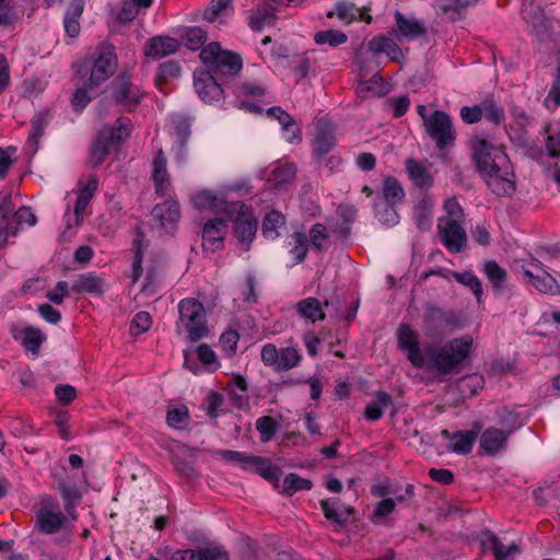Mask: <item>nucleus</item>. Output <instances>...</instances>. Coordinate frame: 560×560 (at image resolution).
<instances>
[{
  "label": "nucleus",
  "mask_w": 560,
  "mask_h": 560,
  "mask_svg": "<svg viewBox=\"0 0 560 560\" xmlns=\"http://www.w3.org/2000/svg\"><path fill=\"white\" fill-rule=\"evenodd\" d=\"M476 439L477 433L474 431H457L453 433L448 448L456 454H468L471 452Z\"/></svg>",
  "instance_id": "38"
},
{
  "label": "nucleus",
  "mask_w": 560,
  "mask_h": 560,
  "mask_svg": "<svg viewBox=\"0 0 560 560\" xmlns=\"http://www.w3.org/2000/svg\"><path fill=\"white\" fill-rule=\"evenodd\" d=\"M328 238L327 229L322 223L314 224L310 230V242L317 250L326 249L324 241Z\"/></svg>",
  "instance_id": "62"
},
{
  "label": "nucleus",
  "mask_w": 560,
  "mask_h": 560,
  "mask_svg": "<svg viewBox=\"0 0 560 560\" xmlns=\"http://www.w3.org/2000/svg\"><path fill=\"white\" fill-rule=\"evenodd\" d=\"M406 171L409 178L417 187L428 189L433 185L431 173L420 162L408 159L406 161Z\"/></svg>",
  "instance_id": "32"
},
{
  "label": "nucleus",
  "mask_w": 560,
  "mask_h": 560,
  "mask_svg": "<svg viewBox=\"0 0 560 560\" xmlns=\"http://www.w3.org/2000/svg\"><path fill=\"white\" fill-rule=\"evenodd\" d=\"M544 133L546 135L545 145L549 156L560 158V131L553 130L551 124H546Z\"/></svg>",
  "instance_id": "54"
},
{
  "label": "nucleus",
  "mask_w": 560,
  "mask_h": 560,
  "mask_svg": "<svg viewBox=\"0 0 560 560\" xmlns=\"http://www.w3.org/2000/svg\"><path fill=\"white\" fill-rule=\"evenodd\" d=\"M260 462H254L252 469L269 482L277 483L282 475L281 468L273 466L268 458L259 456Z\"/></svg>",
  "instance_id": "44"
},
{
  "label": "nucleus",
  "mask_w": 560,
  "mask_h": 560,
  "mask_svg": "<svg viewBox=\"0 0 560 560\" xmlns=\"http://www.w3.org/2000/svg\"><path fill=\"white\" fill-rule=\"evenodd\" d=\"M46 125V118L43 114L35 115L31 120L32 128L28 135V141L34 145V150H36L37 143L44 135Z\"/></svg>",
  "instance_id": "61"
},
{
  "label": "nucleus",
  "mask_w": 560,
  "mask_h": 560,
  "mask_svg": "<svg viewBox=\"0 0 560 560\" xmlns=\"http://www.w3.org/2000/svg\"><path fill=\"white\" fill-rule=\"evenodd\" d=\"M509 432L491 427L486 429L480 435V447L487 455L494 456L499 451L505 448Z\"/></svg>",
  "instance_id": "20"
},
{
  "label": "nucleus",
  "mask_w": 560,
  "mask_h": 560,
  "mask_svg": "<svg viewBox=\"0 0 560 560\" xmlns=\"http://www.w3.org/2000/svg\"><path fill=\"white\" fill-rule=\"evenodd\" d=\"M200 59L207 66L209 74L213 77L235 75L243 66L238 54L222 49L217 42H212L202 48Z\"/></svg>",
  "instance_id": "5"
},
{
  "label": "nucleus",
  "mask_w": 560,
  "mask_h": 560,
  "mask_svg": "<svg viewBox=\"0 0 560 560\" xmlns=\"http://www.w3.org/2000/svg\"><path fill=\"white\" fill-rule=\"evenodd\" d=\"M226 220L234 221V234L238 242L244 245V250H248L256 235L258 221L253 215L248 206L243 202V208L225 213Z\"/></svg>",
  "instance_id": "9"
},
{
  "label": "nucleus",
  "mask_w": 560,
  "mask_h": 560,
  "mask_svg": "<svg viewBox=\"0 0 560 560\" xmlns=\"http://www.w3.org/2000/svg\"><path fill=\"white\" fill-rule=\"evenodd\" d=\"M180 47V43L170 36H154L145 45L144 55L152 59H162L168 55L175 54Z\"/></svg>",
  "instance_id": "17"
},
{
  "label": "nucleus",
  "mask_w": 560,
  "mask_h": 560,
  "mask_svg": "<svg viewBox=\"0 0 560 560\" xmlns=\"http://www.w3.org/2000/svg\"><path fill=\"white\" fill-rule=\"evenodd\" d=\"M470 149L477 171L492 191L498 196L511 195L515 190L511 178L514 174L503 149L478 136L470 139Z\"/></svg>",
  "instance_id": "1"
},
{
  "label": "nucleus",
  "mask_w": 560,
  "mask_h": 560,
  "mask_svg": "<svg viewBox=\"0 0 560 560\" xmlns=\"http://www.w3.org/2000/svg\"><path fill=\"white\" fill-rule=\"evenodd\" d=\"M257 544L253 539L246 537L238 541V553L243 560H257Z\"/></svg>",
  "instance_id": "64"
},
{
  "label": "nucleus",
  "mask_w": 560,
  "mask_h": 560,
  "mask_svg": "<svg viewBox=\"0 0 560 560\" xmlns=\"http://www.w3.org/2000/svg\"><path fill=\"white\" fill-rule=\"evenodd\" d=\"M398 347L407 352V359L415 368L425 366L427 346L421 349L419 337L410 325L401 324L397 330Z\"/></svg>",
  "instance_id": "12"
},
{
  "label": "nucleus",
  "mask_w": 560,
  "mask_h": 560,
  "mask_svg": "<svg viewBox=\"0 0 560 560\" xmlns=\"http://www.w3.org/2000/svg\"><path fill=\"white\" fill-rule=\"evenodd\" d=\"M463 327L460 313L454 310H443L435 304H428L423 315V329L431 338L442 337L446 331Z\"/></svg>",
  "instance_id": "6"
},
{
  "label": "nucleus",
  "mask_w": 560,
  "mask_h": 560,
  "mask_svg": "<svg viewBox=\"0 0 560 560\" xmlns=\"http://www.w3.org/2000/svg\"><path fill=\"white\" fill-rule=\"evenodd\" d=\"M482 116L490 122L499 126L505 119L504 109L493 100L487 98L481 102Z\"/></svg>",
  "instance_id": "50"
},
{
  "label": "nucleus",
  "mask_w": 560,
  "mask_h": 560,
  "mask_svg": "<svg viewBox=\"0 0 560 560\" xmlns=\"http://www.w3.org/2000/svg\"><path fill=\"white\" fill-rule=\"evenodd\" d=\"M238 340L240 335L234 329L226 330L221 335L220 345L225 355L232 357L235 354Z\"/></svg>",
  "instance_id": "59"
},
{
  "label": "nucleus",
  "mask_w": 560,
  "mask_h": 560,
  "mask_svg": "<svg viewBox=\"0 0 560 560\" xmlns=\"http://www.w3.org/2000/svg\"><path fill=\"white\" fill-rule=\"evenodd\" d=\"M170 560H230V555L223 546H209L178 549L172 553Z\"/></svg>",
  "instance_id": "15"
},
{
  "label": "nucleus",
  "mask_w": 560,
  "mask_h": 560,
  "mask_svg": "<svg viewBox=\"0 0 560 560\" xmlns=\"http://www.w3.org/2000/svg\"><path fill=\"white\" fill-rule=\"evenodd\" d=\"M98 179L96 176H91L86 184L79 190L78 198L74 205V214L77 220L85 211L88 205L94 196V192L97 190Z\"/></svg>",
  "instance_id": "35"
},
{
  "label": "nucleus",
  "mask_w": 560,
  "mask_h": 560,
  "mask_svg": "<svg viewBox=\"0 0 560 560\" xmlns=\"http://www.w3.org/2000/svg\"><path fill=\"white\" fill-rule=\"evenodd\" d=\"M289 245L291 246L289 253L293 256L295 264L302 262L306 258L308 248L306 234L303 232H294L291 235Z\"/></svg>",
  "instance_id": "43"
},
{
  "label": "nucleus",
  "mask_w": 560,
  "mask_h": 560,
  "mask_svg": "<svg viewBox=\"0 0 560 560\" xmlns=\"http://www.w3.org/2000/svg\"><path fill=\"white\" fill-rule=\"evenodd\" d=\"M152 178L155 185V192L159 196H164L170 187L168 173L166 168V158L162 150L158 152L153 160Z\"/></svg>",
  "instance_id": "28"
},
{
  "label": "nucleus",
  "mask_w": 560,
  "mask_h": 560,
  "mask_svg": "<svg viewBox=\"0 0 560 560\" xmlns=\"http://www.w3.org/2000/svg\"><path fill=\"white\" fill-rule=\"evenodd\" d=\"M348 40V35L342 31L330 28L326 31H319L314 35V42L318 46L328 45L331 48H336Z\"/></svg>",
  "instance_id": "39"
},
{
  "label": "nucleus",
  "mask_w": 560,
  "mask_h": 560,
  "mask_svg": "<svg viewBox=\"0 0 560 560\" xmlns=\"http://www.w3.org/2000/svg\"><path fill=\"white\" fill-rule=\"evenodd\" d=\"M336 15L340 21L346 24H351L353 21H364L370 24L372 22V16L362 9L358 8L355 4L347 1H339L335 4L334 11L327 13L328 18Z\"/></svg>",
  "instance_id": "21"
},
{
  "label": "nucleus",
  "mask_w": 560,
  "mask_h": 560,
  "mask_svg": "<svg viewBox=\"0 0 560 560\" xmlns=\"http://www.w3.org/2000/svg\"><path fill=\"white\" fill-rule=\"evenodd\" d=\"M533 265L539 269V272L534 273L532 270L526 269L524 270V276L529 279V282L538 291L544 293H553L555 289L558 287L555 278L542 269L540 261H536Z\"/></svg>",
  "instance_id": "31"
},
{
  "label": "nucleus",
  "mask_w": 560,
  "mask_h": 560,
  "mask_svg": "<svg viewBox=\"0 0 560 560\" xmlns=\"http://www.w3.org/2000/svg\"><path fill=\"white\" fill-rule=\"evenodd\" d=\"M59 490L61 493V497L63 499L65 510L70 511L73 510L77 502L80 500L81 495L80 492L74 485H67L61 483L59 486Z\"/></svg>",
  "instance_id": "57"
},
{
  "label": "nucleus",
  "mask_w": 560,
  "mask_h": 560,
  "mask_svg": "<svg viewBox=\"0 0 560 560\" xmlns=\"http://www.w3.org/2000/svg\"><path fill=\"white\" fill-rule=\"evenodd\" d=\"M490 542L495 560H508L510 556L521 552V548L515 542L504 546L497 535H490Z\"/></svg>",
  "instance_id": "49"
},
{
  "label": "nucleus",
  "mask_w": 560,
  "mask_h": 560,
  "mask_svg": "<svg viewBox=\"0 0 560 560\" xmlns=\"http://www.w3.org/2000/svg\"><path fill=\"white\" fill-rule=\"evenodd\" d=\"M112 100L126 112L132 113L140 105L145 92L133 82L129 71H121L110 83Z\"/></svg>",
  "instance_id": "7"
},
{
  "label": "nucleus",
  "mask_w": 560,
  "mask_h": 560,
  "mask_svg": "<svg viewBox=\"0 0 560 560\" xmlns=\"http://www.w3.org/2000/svg\"><path fill=\"white\" fill-rule=\"evenodd\" d=\"M313 482L310 479L302 478L300 475L290 472L283 479L282 493L292 497L295 492L311 490Z\"/></svg>",
  "instance_id": "40"
},
{
  "label": "nucleus",
  "mask_w": 560,
  "mask_h": 560,
  "mask_svg": "<svg viewBox=\"0 0 560 560\" xmlns=\"http://www.w3.org/2000/svg\"><path fill=\"white\" fill-rule=\"evenodd\" d=\"M179 317L176 323L178 335L185 334V338L197 342L208 337L210 330L207 324L206 310L196 299H184L178 304Z\"/></svg>",
  "instance_id": "3"
},
{
  "label": "nucleus",
  "mask_w": 560,
  "mask_h": 560,
  "mask_svg": "<svg viewBox=\"0 0 560 560\" xmlns=\"http://www.w3.org/2000/svg\"><path fill=\"white\" fill-rule=\"evenodd\" d=\"M335 145V135L329 125H322L313 140V152L318 160H323Z\"/></svg>",
  "instance_id": "29"
},
{
  "label": "nucleus",
  "mask_w": 560,
  "mask_h": 560,
  "mask_svg": "<svg viewBox=\"0 0 560 560\" xmlns=\"http://www.w3.org/2000/svg\"><path fill=\"white\" fill-rule=\"evenodd\" d=\"M452 276L458 283H460L471 290V292L476 296V300L478 303L481 302L483 291H482L481 282L476 275H474L471 271H464V272L453 271Z\"/></svg>",
  "instance_id": "46"
},
{
  "label": "nucleus",
  "mask_w": 560,
  "mask_h": 560,
  "mask_svg": "<svg viewBox=\"0 0 560 560\" xmlns=\"http://www.w3.org/2000/svg\"><path fill=\"white\" fill-rule=\"evenodd\" d=\"M296 312L298 314L305 318L311 320L312 323H315L317 320H324L326 317V314L322 307V304L318 299L316 298H306L303 300H300L296 303Z\"/></svg>",
  "instance_id": "34"
},
{
  "label": "nucleus",
  "mask_w": 560,
  "mask_h": 560,
  "mask_svg": "<svg viewBox=\"0 0 560 560\" xmlns=\"http://www.w3.org/2000/svg\"><path fill=\"white\" fill-rule=\"evenodd\" d=\"M118 59L112 45L101 47L97 58L93 61L88 86L98 88L106 82L117 70Z\"/></svg>",
  "instance_id": "8"
},
{
  "label": "nucleus",
  "mask_w": 560,
  "mask_h": 560,
  "mask_svg": "<svg viewBox=\"0 0 560 560\" xmlns=\"http://www.w3.org/2000/svg\"><path fill=\"white\" fill-rule=\"evenodd\" d=\"M285 222L284 217L279 211H270L262 220V235L266 238L275 240L279 236V228Z\"/></svg>",
  "instance_id": "42"
},
{
  "label": "nucleus",
  "mask_w": 560,
  "mask_h": 560,
  "mask_svg": "<svg viewBox=\"0 0 560 560\" xmlns=\"http://www.w3.org/2000/svg\"><path fill=\"white\" fill-rule=\"evenodd\" d=\"M192 201L198 209H210L215 213L224 215L228 211H235L243 208L242 201H228L209 190L197 192L192 197Z\"/></svg>",
  "instance_id": "14"
},
{
  "label": "nucleus",
  "mask_w": 560,
  "mask_h": 560,
  "mask_svg": "<svg viewBox=\"0 0 560 560\" xmlns=\"http://www.w3.org/2000/svg\"><path fill=\"white\" fill-rule=\"evenodd\" d=\"M438 233L444 246L453 254L463 252L467 246L466 231L456 219L440 218Z\"/></svg>",
  "instance_id": "11"
},
{
  "label": "nucleus",
  "mask_w": 560,
  "mask_h": 560,
  "mask_svg": "<svg viewBox=\"0 0 560 560\" xmlns=\"http://www.w3.org/2000/svg\"><path fill=\"white\" fill-rule=\"evenodd\" d=\"M523 18L536 28L545 26V11L533 2L523 10Z\"/></svg>",
  "instance_id": "55"
},
{
  "label": "nucleus",
  "mask_w": 560,
  "mask_h": 560,
  "mask_svg": "<svg viewBox=\"0 0 560 560\" xmlns=\"http://www.w3.org/2000/svg\"><path fill=\"white\" fill-rule=\"evenodd\" d=\"M390 405H393L390 395L384 390H377L375 393V402L365 407L364 417L370 421H376L383 417L386 408Z\"/></svg>",
  "instance_id": "37"
},
{
  "label": "nucleus",
  "mask_w": 560,
  "mask_h": 560,
  "mask_svg": "<svg viewBox=\"0 0 560 560\" xmlns=\"http://www.w3.org/2000/svg\"><path fill=\"white\" fill-rule=\"evenodd\" d=\"M497 422L503 428L502 430L509 432L511 435L515 430L521 428L524 424V420L521 415L511 410L508 407L499 408L495 411Z\"/></svg>",
  "instance_id": "36"
},
{
  "label": "nucleus",
  "mask_w": 560,
  "mask_h": 560,
  "mask_svg": "<svg viewBox=\"0 0 560 560\" xmlns=\"http://www.w3.org/2000/svg\"><path fill=\"white\" fill-rule=\"evenodd\" d=\"M482 272L487 277L494 295H499L505 289L508 281V271L501 267L494 259L486 260Z\"/></svg>",
  "instance_id": "23"
},
{
  "label": "nucleus",
  "mask_w": 560,
  "mask_h": 560,
  "mask_svg": "<svg viewBox=\"0 0 560 560\" xmlns=\"http://www.w3.org/2000/svg\"><path fill=\"white\" fill-rule=\"evenodd\" d=\"M228 220L225 218H215L208 220L202 228V248L206 252L214 253L223 248L224 240L228 234Z\"/></svg>",
  "instance_id": "13"
},
{
  "label": "nucleus",
  "mask_w": 560,
  "mask_h": 560,
  "mask_svg": "<svg viewBox=\"0 0 560 560\" xmlns=\"http://www.w3.org/2000/svg\"><path fill=\"white\" fill-rule=\"evenodd\" d=\"M256 429L262 442H268L277 432L278 425L272 417L264 416L257 419Z\"/></svg>",
  "instance_id": "56"
},
{
  "label": "nucleus",
  "mask_w": 560,
  "mask_h": 560,
  "mask_svg": "<svg viewBox=\"0 0 560 560\" xmlns=\"http://www.w3.org/2000/svg\"><path fill=\"white\" fill-rule=\"evenodd\" d=\"M220 455L224 460L235 463L245 470L252 469L254 462H260L259 456L238 451L223 450Z\"/></svg>",
  "instance_id": "45"
},
{
  "label": "nucleus",
  "mask_w": 560,
  "mask_h": 560,
  "mask_svg": "<svg viewBox=\"0 0 560 560\" xmlns=\"http://www.w3.org/2000/svg\"><path fill=\"white\" fill-rule=\"evenodd\" d=\"M247 381L245 377L241 375H236L232 378L229 384V396L230 400L235 405H242L245 394L247 393Z\"/></svg>",
  "instance_id": "52"
},
{
  "label": "nucleus",
  "mask_w": 560,
  "mask_h": 560,
  "mask_svg": "<svg viewBox=\"0 0 560 560\" xmlns=\"http://www.w3.org/2000/svg\"><path fill=\"white\" fill-rule=\"evenodd\" d=\"M194 85L199 97L205 103H220L224 97L223 89L212 74L201 73L199 77L195 78Z\"/></svg>",
  "instance_id": "16"
},
{
  "label": "nucleus",
  "mask_w": 560,
  "mask_h": 560,
  "mask_svg": "<svg viewBox=\"0 0 560 560\" xmlns=\"http://www.w3.org/2000/svg\"><path fill=\"white\" fill-rule=\"evenodd\" d=\"M277 20V8L270 2H260L248 18V26L254 32H261L266 26H275Z\"/></svg>",
  "instance_id": "19"
},
{
  "label": "nucleus",
  "mask_w": 560,
  "mask_h": 560,
  "mask_svg": "<svg viewBox=\"0 0 560 560\" xmlns=\"http://www.w3.org/2000/svg\"><path fill=\"white\" fill-rule=\"evenodd\" d=\"M477 2L478 0H438L439 14L446 21L456 22L467 8Z\"/></svg>",
  "instance_id": "25"
},
{
  "label": "nucleus",
  "mask_w": 560,
  "mask_h": 560,
  "mask_svg": "<svg viewBox=\"0 0 560 560\" xmlns=\"http://www.w3.org/2000/svg\"><path fill=\"white\" fill-rule=\"evenodd\" d=\"M130 130L125 122V119L118 118L114 126H106L96 135L91 150L90 162L94 166L101 165L106 156L119 148L120 143L128 139Z\"/></svg>",
  "instance_id": "4"
},
{
  "label": "nucleus",
  "mask_w": 560,
  "mask_h": 560,
  "mask_svg": "<svg viewBox=\"0 0 560 560\" xmlns=\"http://www.w3.org/2000/svg\"><path fill=\"white\" fill-rule=\"evenodd\" d=\"M395 21L399 33L408 39H416L428 34V28L422 22L415 18H406L398 11L395 13Z\"/></svg>",
  "instance_id": "24"
},
{
  "label": "nucleus",
  "mask_w": 560,
  "mask_h": 560,
  "mask_svg": "<svg viewBox=\"0 0 560 560\" xmlns=\"http://www.w3.org/2000/svg\"><path fill=\"white\" fill-rule=\"evenodd\" d=\"M65 520L61 512L43 509L37 514L38 530L44 534H54L60 529Z\"/></svg>",
  "instance_id": "33"
},
{
  "label": "nucleus",
  "mask_w": 560,
  "mask_h": 560,
  "mask_svg": "<svg viewBox=\"0 0 560 560\" xmlns=\"http://www.w3.org/2000/svg\"><path fill=\"white\" fill-rule=\"evenodd\" d=\"M320 508L325 517L340 527H343L354 509L352 506L339 505L337 500L325 499L320 501Z\"/></svg>",
  "instance_id": "22"
},
{
  "label": "nucleus",
  "mask_w": 560,
  "mask_h": 560,
  "mask_svg": "<svg viewBox=\"0 0 560 560\" xmlns=\"http://www.w3.org/2000/svg\"><path fill=\"white\" fill-rule=\"evenodd\" d=\"M105 280L92 272L83 273L73 282L71 290L75 293L102 294L104 292Z\"/></svg>",
  "instance_id": "30"
},
{
  "label": "nucleus",
  "mask_w": 560,
  "mask_h": 560,
  "mask_svg": "<svg viewBox=\"0 0 560 560\" xmlns=\"http://www.w3.org/2000/svg\"><path fill=\"white\" fill-rule=\"evenodd\" d=\"M152 214L166 233H173L180 217L179 205L173 200L165 201L156 205L153 208Z\"/></svg>",
  "instance_id": "18"
},
{
  "label": "nucleus",
  "mask_w": 560,
  "mask_h": 560,
  "mask_svg": "<svg viewBox=\"0 0 560 560\" xmlns=\"http://www.w3.org/2000/svg\"><path fill=\"white\" fill-rule=\"evenodd\" d=\"M301 357L296 349L287 347L279 350V361L277 363V371H289L296 366Z\"/></svg>",
  "instance_id": "51"
},
{
  "label": "nucleus",
  "mask_w": 560,
  "mask_h": 560,
  "mask_svg": "<svg viewBox=\"0 0 560 560\" xmlns=\"http://www.w3.org/2000/svg\"><path fill=\"white\" fill-rule=\"evenodd\" d=\"M46 337L39 328L26 327L24 329L22 345L27 351L32 352V354L37 355Z\"/></svg>",
  "instance_id": "47"
},
{
  "label": "nucleus",
  "mask_w": 560,
  "mask_h": 560,
  "mask_svg": "<svg viewBox=\"0 0 560 560\" xmlns=\"http://www.w3.org/2000/svg\"><path fill=\"white\" fill-rule=\"evenodd\" d=\"M474 350L471 336L452 338L440 347L427 345L425 366L440 375L459 373Z\"/></svg>",
  "instance_id": "2"
},
{
  "label": "nucleus",
  "mask_w": 560,
  "mask_h": 560,
  "mask_svg": "<svg viewBox=\"0 0 560 560\" xmlns=\"http://www.w3.org/2000/svg\"><path fill=\"white\" fill-rule=\"evenodd\" d=\"M96 89L95 86H88V81L83 83V85L75 90L73 96L71 98L72 106L75 110L81 112L84 109L88 104L91 102L92 97L89 95V92Z\"/></svg>",
  "instance_id": "60"
},
{
  "label": "nucleus",
  "mask_w": 560,
  "mask_h": 560,
  "mask_svg": "<svg viewBox=\"0 0 560 560\" xmlns=\"http://www.w3.org/2000/svg\"><path fill=\"white\" fill-rule=\"evenodd\" d=\"M152 325L151 315L148 312H139L135 315L130 323V334L133 336L141 335L150 329Z\"/></svg>",
  "instance_id": "58"
},
{
  "label": "nucleus",
  "mask_w": 560,
  "mask_h": 560,
  "mask_svg": "<svg viewBox=\"0 0 560 560\" xmlns=\"http://www.w3.org/2000/svg\"><path fill=\"white\" fill-rule=\"evenodd\" d=\"M185 46L190 50H198L208 39L207 31L200 26L187 27L182 36Z\"/></svg>",
  "instance_id": "41"
},
{
  "label": "nucleus",
  "mask_w": 560,
  "mask_h": 560,
  "mask_svg": "<svg viewBox=\"0 0 560 560\" xmlns=\"http://www.w3.org/2000/svg\"><path fill=\"white\" fill-rule=\"evenodd\" d=\"M425 130L440 150L452 145L455 131L450 116L442 110H434L425 120Z\"/></svg>",
  "instance_id": "10"
},
{
  "label": "nucleus",
  "mask_w": 560,
  "mask_h": 560,
  "mask_svg": "<svg viewBox=\"0 0 560 560\" xmlns=\"http://www.w3.org/2000/svg\"><path fill=\"white\" fill-rule=\"evenodd\" d=\"M173 122L178 142H187L191 133V119L187 116H177Z\"/></svg>",
  "instance_id": "63"
},
{
  "label": "nucleus",
  "mask_w": 560,
  "mask_h": 560,
  "mask_svg": "<svg viewBox=\"0 0 560 560\" xmlns=\"http://www.w3.org/2000/svg\"><path fill=\"white\" fill-rule=\"evenodd\" d=\"M483 387L485 378L479 373L465 375L455 383V390L462 399H468L478 395Z\"/></svg>",
  "instance_id": "27"
},
{
  "label": "nucleus",
  "mask_w": 560,
  "mask_h": 560,
  "mask_svg": "<svg viewBox=\"0 0 560 560\" xmlns=\"http://www.w3.org/2000/svg\"><path fill=\"white\" fill-rule=\"evenodd\" d=\"M85 7V0H71L65 16H63V26L66 33L70 37H77L81 31L80 26V18L83 13Z\"/></svg>",
  "instance_id": "26"
},
{
  "label": "nucleus",
  "mask_w": 560,
  "mask_h": 560,
  "mask_svg": "<svg viewBox=\"0 0 560 560\" xmlns=\"http://www.w3.org/2000/svg\"><path fill=\"white\" fill-rule=\"evenodd\" d=\"M143 238L144 234L137 230L135 245L136 254L132 262V282H137L142 275V259H143Z\"/></svg>",
  "instance_id": "53"
},
{
  "label": "nucleus",
  "mask_w": 560,
  "mask_h": 560,
  "mask_svg": "<svg viewBox=\"0 0 560 560\" xmlns=\"http://www.w3.org/2000/svg\"><path fill=\"white\" fill-rule=\"evenodd\" d=\"M383 195L387 203L395 205L402 201L405 191L401 184L394 177L384 180Z\"/></svg>",
  "instance_id": "48"
}]
</instances>
